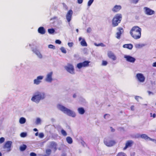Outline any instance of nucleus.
<instances>
[{"mask_svg": "<svg viewBox=\"0 0 156 156\" xmlns=\"http://www.w3.org/2000/svg\"><path fill=\"white\" fill-rule=\"evenodd\" d=\"M46 97L44 92L37 91L34 93L31 100L33 102L38 104L41 100L44 99Z\"/></svg>", "mask_w": 156, "mask_h": 156, "instance_id": "1", "label": "nucleus"}, {"mask_svg": "<svg viewBox=\"0 0 156 156\" xmlns=\"http://www.w3.org/2000/svg\"><path fill=\"white\" fill-rule=\"evenodd\" d=\"M141 29L137 26L133 27L130 31L132 37L135 39H138L141 36Z\"/></svg>", "mask_w": 156, "mask_h": 156, "instance_id": "2", "label": "nucleus"}, {"mask_svg": "<svg viewBox=\"0 0 156 156\" xmlns=\"http://www.w3.org/2000/svg\"><path fill=\"white\" fill-rule=\"evenodd\" d=\"M57 107L58 109L69 116L72 117H75L76 116V114L74 112L65 107L61 104L58 105Z\"/></svg>", "mask_w": 156, "mask_h": 156, "instance_id": "3", "label": "nucleus"}, {"mask_svg": "<svg viewBox=\"0 0 156 156\" xmlns=\"http://www.w3.org/2000/svg\"><path fill=\"white\" fill-rule=\"evenodd\" d=\"M122 18V16L120 14L116 15L112 20V24L114 27L118 25L120 22Z\"/></svg>", "mask_w": 156, "mask_h": 156, "instance_id": "4", "label": "nucleus"}, {"mask_svg": "<svg viewBox=\"0 0 156 156\" xmlns=\"http://www.w3.org/2000/svg\"><path fill=\"white\" fill-rule=\"evenodd\" d=\"M90 62L88 61H85L83 62H80L77 64L76 67L79 69H80L83 67H88Z\"/></svg>", "mask_w": 156, "mask_h": 156, "instance_id": "5", "label": "nucleus"}, {"mask_svg": "<svg viewBox=\"0 0 156 156\" xmlns=\"http://www.w3.org/2000/svg\"><path fill=\"white\" fill-rule=\"evenodd\" d=\"M65 68L66 71L70 73L73 74H75L74 66L72 65L69 64Z\"/></svg>", "mask_w": 156, "mask_h": 156, "instance_id": "6", "label": "nucleus"}, {"mask_svg": "<svg viewBox=\"0 0 156 156\" xmlns=\"http://www.w3.org/2000/svg\"><path fill=\"white\" fill-rule=\"evenodd\" d=\"M53 75V72L52 71L48 73L45 78V81L48 83H51L53 80L52 78Z\"/></svg>", "mask_w": 156, "mask_h": 156, "instance_id": "7", "label": "nucleus"}, {"mask_svg": "<svg viewBox=\"0 0 156 156\" xmlns=\"http://www.w3.org/2000/svg\"><path fill=\"white\" fill-rule=\"evenodd\" d=\"M105 144L108 147H112L115 145L116 144V141L114 140H104Z\"/></svg>", "mask_w": 156, "mask_h": 156, "instance_id": "8", "label": "nucleus"}, {"mask_svg": "<svg viewBox=\"0 0 156 156\" xmlns=\"http://www.w3.org/2000/svg\"><path fill=\"white\" fill-rule=\"evenodd\" d=\"M12 144V142L11 141H8L6 142L3 146V148L4 149H6L7 151L8 152L10 151L11 150V147Z\"/></svg>", "mask_w": 156, "mask_h": 156, "instance_id": "9", "label": "nucleus"}, {"mask_svg": "<svg viewBox=\"0 0 156 156\" xmlns=\"http://www.w3.org/2000/svg\"><path fill=\"white\" fill-rule=\"evenodd\" d=\"M136 76L138 80L140 82L143 83L145 81V77L143 74L142 73H137L136 75Z\"/></svg>", "mask_w": 156, "mask_h": 156, "instance_id": "10", "label": "nucleus"}, {"mask_svg": "<svg viewBox=\"0 0 156 156\" xmlns=\"http://www.w3.org/2000/svg\"><path fill=\"white\" fill-rule=\"evenodd\" d=\"M43 78L44 76H38L36 79L34 80V84L37 85H39L41 82V80Z\"/></svg>", "mask_w": 156, "mask_h": 156, "instance_id": "11", "label": "nucleus"}, {"mask_svg": "<svg viewBox=\"0 0 156 156\" xmlns=\"http://www.w3.org/2000/svg\"><path fill=\"white\" fill-rule=\"evenodd\" d=\"M145 13L148 15H151L154 13V11L147 7H144V8Z\"/></svg>", "mask_w": 156, "mask_h": 156, "instance_id": "12", "label": "nucleus"}, {"mask_svg": "<svg viewBox=\"0 0 156 156\" xmlns=\"http://www.w3.org/2000/svg\"><path fill=\"white\" fill-rule=\"evenodd\" d=\"M124 58L127 61L132 63H134L136 60L134 58L129 55H125Z\"/></svg>", "mask_w": 156, "mask_h": 156, "instance_id": "13", "label": "nucleus"}, {"mask_svg": "<svg viewBox=\"0 0 156 156\" xmlns=\"http://www.w3.org/2000/svg\"><path fill=\"white\" fill-rule=\"evenodd\" d=\"M73 12L72 10H69L66 15V18L68 22H69L71 20Z\"/></svg>", "mask_w": 156, "mask_h": 156, "instance_id": "14", "label": "nucleus"}, {"mask_svg": "<svg viewBox=\"0 0 156 156\" xmlns=\"http://www.w3.org/2000/svg\"><path fill=\"white\" fill-rule=\"evenodd\" d=\"M118 32L116 33V37L118 39H119L120 38L121 35L124 32L123 28L122 27H119L118 28Z\"/></svg>", "mask_w": 156, "mask_h": 156, "instance_id": "15", "label": "nucleus"}, {"mask_svg": "<svg viewBox=\"0 0 156 156\" xmlns=\"http://www.w3.org/2000/svg\"><path fill=\"white\" fill-rule=\"evenodd\" d=\"M32 51L37 55L38 58L40 59H42L43 58V55L41 53L40 51L36 49H33Z\"/></svg>", "mask_w": 156, "mask_h": 156, "instance_id": "16", "label": "nucleus"}, {"mask_svg": "<svg viewBox=\"0 0 156 156\" xmlns=\"http://www.w3.org/2000/svg\"><path fill=\"white\" fill-rule=\"evenodd\" d=\"M133 142L132 140L127 141L125 144V146L123 148L124 150H126L127 148L132 146Z\"/></svg>", "mask_w": 156, "mask_h": 156, "instance_id": "17", "label": "nucleus"}, {"mask_svg": "<svg viewBox=\"0 0 156 156\" xmlns=\"http://www.w3.org/2000/svg\"><path fill=\"white\" fill-rule=\"evenodd\" d=\"M108 57L113 60H115L116 59V57L112 52L108 51Z\"/></svg>", "mask_w": 156, "mask_h": 156, "instance_id": "18", "label": "nucleus"}, {"mask_svg": "<svg viewBox=\"0 0 156 156\" xmlns=\"http://www.w3.org/2000/svg\"><path fill=\"white\" fill-rule=\"evenodd\" d=\"M122 8L120 5H115L112 9V11L114 12H116L119 11Z\"/></svg>", "mask_w": 156, "mask_h": 156, "instance_id": "19", "label": "nucleus"}, {"mask_svg": "<svg viewBox=\"0 0 156 156\" xmlns=\"http://www.w3.org/2000/svg\"><path fill=\"white\" fill-rule=\"evenodd\" d=\"M57 146L56 143L54 142H51L50 143V147L53 148L55 151L57 149Z\"/></svg>", "mask_w": 156, "mask_h": 156, "instance_id": "20", "label": "nucleus"}, {"mask_svg": "<svg viewBox=\"0 0 156 156\" xmlns=\"http://www.w3.org/2000/svg\"><path fill=\"white\" fill-rule=\"evenodd\" d=\"M140 137H141L143 139H144L145 140H148L149 139V137H148L146 134H143L141 135H139V134H137L136 136V138H138Z\"/></svg>", "mask_w": 156, "mask_h": 156, "instance_id": "21", "label": "nucleus"}, {"mask_svg": "<svg viewBox=\"0 0 156 156\" xmlns=\"http://www.w3.org/2000/svg\"><path fill=\"white\" fill-rule=\"evenodd\" d=\"M38 32L39 33L41 34H45L46 31L43 27H41L38 28Z\"/></svg>", "mask_w": 156, "mask_h": 156, "instance_id": "22", "label": "nucleus"}, {"mask_svg": "<svg viewBox=\"0 0 156 156\" xmlns=\"http://www.w3.org/2000/svg\"><path fill=\"white\" fill-rule=\"evenodd\" d=\"M78 113L81 115H83L84 114L85 111L83 108H79L77 109Z\"/></svg>", "mask_w": 156, "mask_h": 156, "instance_id": "23", "label": "nucleus"}, {"mask_svg": "<svg viewBox=\"0 0 156 156\" xmlns=\"http://www.w3.org/2000/svg\"><path fill=\"white\" fill-rule=\"evenodd\" d=\"M66 140L67 142L69 144H71L73 142L72 139L70 136H67Z\"/></svg>", "mask_w": 156, "mask_h": 156, "instance_id": "24", "label": "nucleus"}, {"mask_svg": "<svg viewBox=\"0 0 156 156\" xmlns=\"http://www.w3.org/2000/svg\"><path fill=\"white\" fill-rule=\"evenodd\" d=\"M26 119L23 117H21L19 119V122L20 124H23L26 122Z\"/></svg>", "mask_w": 156, "mask_h": 156, "instance_id": "25", "label": "nucleus"}, {"mask_svg": "<svg viewBox=\"0 0 156 156\" xmlns=\"http://www.w3.org/2000/svg\"><path fill=\"white\" fill-rule=\"evenodd\" d=\"M123 47L131 49L133 48V45L131 44H125L123 45Z\"/></svg>", "mask_w": 156, "mask_h": 156, "instance_id": "26", "label": "nucleus"}, {"mask_svg": "<svg viewBox=\"0 0 156 156\" xmlns=\"http://www.w3.org/2000/svg\"><path fill=\"white\" fill-rule=\"evenodd\" d=\"M145 44H136L135 47L136 48H140L145 46Z\"/></svg>", "mask_w": 156, "mask_h": 156, "instance_id": "27", "label": "nucleus"}, {"mask_svg": "<svg viewBox=\"0 0 156 156\" xmlns=\"http://www.w3.org/2000/svg\"><path fill=\"white\" fill-rule=\"evenodd\" d=\"M27 148V146L25 144H23L20 146V149L21 151H24Z\"/></svg>", "mask_w": 156, "mask_h": 156, "instance_id": "28", "label": "nucleus"}, {"mask_svg": "<svg viewBox=\"0 0 156 156\" xmlns=\"http://www.w3.org/2000/svg\"><path fill=\"white\" fill-rule=\"evenodd\" d=\"M41 120L40 118H37L36 119L35 123L37 125H39L41 124Z\"/></svg>", "mask_w": 156, "mask_h": 156, "instance_id": "29", "label": "nucleus"}, {"mask_svg": "<svg viewBox=\"0 0 156 156\" xmlns=\"http://www.w3.org/2000/svg\"><path fill=\"white\" fill-rule=\"evenodd\" d=\"M81 44L83 46H87V44L86 42L84 41V40H83L81 42Z\"/></svg>", "mask_w": 156, "mask_h": 156, "instance_id": "30", "label": "nucleus"}, {"mask_svg": "<svg viewBox=\"0 0 156 156\" xmlns=\"http://www.w3.org/2000/svg\"><path fill=\"white\" fill-rule=\"evenodd\" d=\"M60 50L61 51V52L64 54H66L67 52L65 48L63 47H61L60 48Z\"/></svg>", "mask_w": 156, "mask_h": 156, "instance_id": "31", "label": "nucleus"}, {"mask_svg": "<svg viewBox=\"0 0 156 156\" xmlns=\"http://www.w3.org/2000/svg\"><path fill=\"white\" fill-rule=\"evenodd\" d=\"M48 31L50 34H52L55 32V30L53 28L49 29Z\"/></svg>", "mask_w": 156, "mask_h": 156, "instance_id": "32", "label": "nucleus"}, {"mask_svg": "<svg viewBox=\"0 0 156 156\" xmlns=\"http://www.w3.org/2000/svg\"><path fill=\"white\" fill-rule=\"evenodd\" d=\"M61 133L64 136H66L67 135V133L66 131L63 129H62L61 130Z\"/></svg>", "mask_w": 156, "mask_h": 156, "instance_id": "33", "label": "nucleus"}, {"mask_svg": "<svg viewBox=\"0 0 156 156\" xmlns=\"http://www.w3.org/2000/svg\"><path fill=\"white\" fill-rule=\"evenodd\" d=\"M20 136L22 137H25L27 136V133L25 132H23L20 134Z\"/></svg>", "mask_w": 156, "mask_h": 156, "instance_id": "34", "label": "nucleus"}, {"mask_svg": "<svg viewBox=\"0 0 156 156\" xmlns=\"http://www.w3.org/2000/svg\"><path fill=\"white\" fill-rule=\"evenodd\" d=\"M94 44L96 46H101L102 47H104L105 46L102 43H99L98 44H97L96 43H94Z\"/></svg>", "mask_w": 156, "mask_h": 156, "instance_id": "35", "label": "nucleus"}, {"mask_svg": "<svg viewBox=\"0 0 156 156\" xmlns=\"http://www.w3.org/2000/svg\"><path fill=\"white\" fill-rule=\"evenodd\" d=\"M51 150L50 149H47L46 150V153L48 155H50L51 154Z\"/></svg>", "mask_w": 156, "mask_h": 156, "instance_id": "36", "label": "nucleus"}, {"mask_svg": "<svg viewBox=\"0 0 156 156\" xmlns=\"http://www.w3.org/2000/svg\"><path fill=\"white\" fill-rule=\"evenodd\" d=\"M94 0H89L87 3V5L88 6H90L94 2Z\"/></svg>", "mask_w": 156, "mask_h": 156, "instance_id": "37", "label": "nucleus"}, {"mask_svg": "<svg viewBox=\"0 0 156 156\" xmlns=\"http://www.w3.org/2000/svg\"><path fill=\"white\" fill-rule=\"evenodd\" d=\"M48 48L51 49H55V47L52 45V44H49L48 45Z\"/></svg>", "mask_w": 156, "mask_h": 156, "instance_id": "38", "label": "nucleus"}, {"mask_svg": "<svg viewBox=\"0 0 156 156\" xmlns=\"http://www.w3.org/2000/svg\"><path fill=\"white\" fill-rule=\"evenodd\" d=\"M110 115L108 114H106L104 115V118L105 119H108L109 118Z\"/></svg>", "mask_w": 156, "mask_h": 156, "instance_id": "39", "label": "nucleus"}, {"mask_svg": "<svg viewBox=\"0 0 156 156\" xmlns=\"http://www.w3.org/2000/svg\"><path fill=\"white\" fill-rule=\"evenodd\" d=\"M39 137L40 138H43L44 137V133H40L39 134Z\"/></svg>", "mask_w": 156, "mask_h": 156, "instance_id": "40", "label": "nucleus"}, {"mask_svg": "<svg viewBox=\"0 0 156 156\" xmlns=\"http://www.w3.org/2000/svg\"><path fill=\"white\" fill-rule=\"evenodd\" d=\"M107 61H102V66H105L107 65Z\"/></svg>", "mask_w": 156, "mask_h": 156, "instance_id": "41", "label": "nucleus"}, {"mask_svg": "<svg viewBox=\"0 0 156 156\" xmlns=\"http://www.w3.org/2000/svg\"><path fill=\"white\" fill-rule=\"evenodd\" d=\"M135 99L136 100L138 101H139V99H142V98L139 96H136L135 97Z\"/></svg>", "mask_w": 156, "mask_h": 156, "instance_id": "42", "label": "nucleus"}, {"mask_svg": "<svg viewBox=\"0 0 156 156\" xmlns=\"http://www.w3.org/2000/svg\"><path fill=\"white\" fill-rule=\"evenodd\" d=\"M124 153L122 152H120L118 153L116 156H123Z\"/></svg>", "mask_w": 156, "mask_h": 156, "instance_id": "43", "label": "nucleus"}, {"mask_svg": "<svg viewBox=\"0 0 156 156\" xmlns=\"http://www.w3.org/2000/svg\"><path fill=\"white\" fill-rule=\"evenodd\" d=\"M5 141V138L4 137H2L0 138V143H2Z\"/></svg>", "mask_w": 156, "mask_h": 156, "instance_id": "44", "label": "nucleus"}, {"mask_svg": "<svg viewBox=\"0 0 156 156\" xmlns=\"http://www.w3.org/2000/svg\"><path fill=\"white\" fill-rule=\"evenodd\" d=\"M68 45L69 47H73V42H70L68 43Z\"/></svg>", "mask_w": 156, "mask_h": 156, "instance_id": "45", "label": "nucleus"}, {"mask_svg": "<svg viewBox=\"0 0 156 156\" xmlns=\"http://www.w3.org/2000/svg\"><path fill=\"white\" fill-rule=\"evenodd\" d=\"M149 140L154 142V143H155L156 144V140L151 138L150 137H149Z\"/></svg>", "mask_w": 156, "mask_h": 156, "instance_id": "46", "label": "nucleus"}, {"mask_svg": "<svg viewBox=\"0 0 156 156\" xmlns=\"http://www.w3.org/2000/svg\"><path fill=\"white\" fill-rule=\"evenodd\" d=\"M55 42L56 44H61V42L59 40H56L55 41Z\"/></svg>", "mask_w": 156, "mask_h": 156, "instance_id": "47", "label": "nucleus"}, {"mask_svg": "<svg viewBox=\"0 0 156 156\" xmlns=\"http://www.w3.org/2000/svg\"><path fill=\"white\" fill-rule=\"evenodd\" d=\"M30 156H36L37 154L31 152L30 153Z\"/></svg>", "mask_w": 156, "mask_h": 156, "instance_id": "48", "label": "nucleus"}, {"mask_svg": "<svg viewBox=\"0 0 156 156\" xmlns=\"http://www.w3.org/2000/svg\"><path fill=\"white\" fill-rule=\"evenodd\" d=\"M91 31V29L89 27L87 29V33H90Z\"/></svg>", "mask_w": 156, "mask_h": 156, "instance_id": "49", "label": "nucleus"}, {"mask_svg": "<svg viewBox=\"0 0 156 156\" xmlns=\"http://www.w3.org/2000/svg\"><path fill=\"white\" fill-rule=\"evenodd\" d=\"M83 0H77V3L78 4H81L83 2Z\"/></svg>", "mask_w": 156, "mask_h": 156, "instance_id": "50", "label": "nucleus"}, {"mask_svg": "<svg viewBox=\"0 0 156 156\" xmlns=\"http://www.w3.org/2000/svg\"><path fill=\"white\" fill-rule=\"evenodd\" d=\"M138 1L139 0H133V2L134 3L136 4L138 2Z\"/></svg>", "mask_w": 156, "mask_h": 156, "instance_id": "51", "label": "nucleus"}, {"mask_svg": "<svg viewBox=\"0 0 156 156\" xmlns=\"http://www.w3.org/2000/svg\"><path fill=\"white\" fill-rule=\"evenodd\" d=\"M152 66L154 67H156V62H154L152 65Z\"/></svg>", "mask_w": 156, "mask_h": 156, "instance_id": "52", "label": "nucleus"}, {"mask_svg": "<svg viewBox=\"0 0 156 156\" xmlns=\"http://www.w3.org/2000/svg\"><path fill=\"white\" fill-rule=\"evenodd\" d=\"M131 109L132 111L134 110V106L133 105L131 106Z\"/></svg>", "mask_w": 156, "mask_h": 156, "instance_id": "53", "label": "nucleus"}, {"mask_svg": "<svg viewBox=\"0 0 156 156\" xmlns=\"http://www.w3.org/2000/svg\"><path fill=\"white\" fill-rule=\"evenodd\" d=\"M76 94H74L73 95V97L74 98H76Z\"/></svg>", "mask_w": 156, "mask_h": 156, "instance_id": "54", "label": "nucleus"}, {"mask_svg": "<svg viewBox=\"0 0 156 156\" xmlns=\"http://www.w3.org/2000/svg\"><path fill=\"white\" fill-rule=\"evenodd\" d=\"M148 93L149 95H150L151 94H153L152 92L150 91H148Z\"/></svg>", "mask_w": 156, "mask_h": 156, "instance_id": "55", "label": "nucleus"}, {"mask_svg": "<svg viewBox=\"0 0 156 156\" xmlns=\"http://www.w3.org/2000/svg\"><path fill=\"white\" fill-rule=\"evenodd\" d=\"M152 116L154 118L156 116V114L155 113L153 114Z\"/></svg>", "mask_w": 156, "mask_h": 156, "instance_id": "56", "label": "nucleus"}, {"mask_svg": "<svg viewBox=\"0 0 156 156\" xmlns=\"http://www.w3.org/2000/svg\"><path fill=\"white\" fill-rule=\"evenodd\" d=\"M33 130L35 131H38V130L36 128H34L33 129Z\"/></svg>", "mask_w": 156, "mask_h": 156, "instance_id": "57", "label": "nucleus"}, {"mask_svg": "<svg viewBox=\"0 0 156 156\" xmlns=\"http://www.w3.org/2000/svg\"><path fill=\"white\" fill-rule=\"evenodd\" d=\"M111 131H112L113 132H114L115 131V129H113L112 127H111Z\"/></svg>", "mask_w": 156, "mask_h": 156, "instance_id": "58", "label": "nucleus"}, {"mask_svg": "<svg viewBox=\"0 0 156 156\" xmlns=\"http://www.w3.org/2000/svg\"><path fill=\"white\" fill-rule=\"evenodd\" d=\"M38 135V132H37L35 133V135L36 136H37Z\"/></svg>", "mask_w": 156, "mask_h": 156, "instance_id": "59", "label": "nucleus"}, {"mask_svg": "<svg viewBox=\"0 0 156 156\" xmlns=\"http://www.w3.org/2000/svg\"><path fill=\"white\" fill-rule=\"evenodd\" d=\"M62 156H66V154H62Z\"/></svg>", "mask_w": 156, "mask_h": 156, "instance_id": "60", "label": "nucleus"}, {"mask_svg": "<svg viewBox=\"0 0 156 156\" xmlns=\"http://www.w3.org/2000/svg\"><path fill=\"white\" fill-rule=\"evenodd\" d=\"M76 32L78 33V29H76Z\"/></svg>", "mask_w": 156, "mask_h": 156, "instance_id": "61", "label": "nucleus"}, {"mask_svg": "<svg viewBox=\"0 0 156 156\" xmlns=\"http://www.w3.org/2000/svg\"><path fill=\"white\" fill-rule=\"evenodd\" d=\"M0 156H2V154L1 152H0Z\"/></svg>", "mask_w": 156, "mask_h": 156, "instance_id": "62", "label": "nucleus"}, {"mask_svg": "<svg viewBox=\"0 0 156 156\" xmlns=\"http://www.w3.org/2000/svg\"><path fill=\"white\" fill-rule=\"evenodd\" d=\"M79 39H82V38L81 37H80L79 38Z\"/></svg>", "mask_w": 156, "mask_h": 156, "instance_id": "63", "label": "nucleus"}, {"mask_svg": "<svg viewBox=\"0 0 156 156\" xmlns=\"http://www.w3.org/2000/svg\"><path fill=\"white\" fill-rule=\"evenodd\" d=\"M144 105H147V104H145Z\"/></svg>", "mask_w": 156, "mask_h": 156, "instance_id": "64", "label": "nucleus"}]
</instances>
